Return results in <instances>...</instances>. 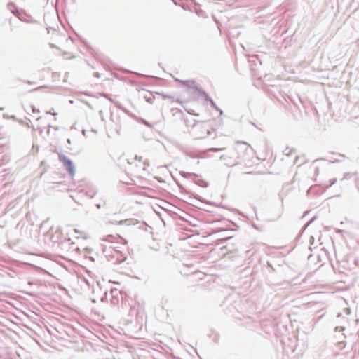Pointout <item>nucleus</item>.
Segmentation results:
<instances>
[{"label":"nucleus","instance_id":"1","mask_svg":"<svg viewBox=\"0 0 359 359\" xmlns=\"http://www.w3.org/2000/svg\"><path fill=\"white\" fill-rule=\"evenodd\" d=\"M251 149L249 144L245 142H238L232 148L231 154L238 158H244Z\"/></svg>","mask_w":359,"mask_h":359},{"label":"nucleus","instance_id":"2","mask_svg":"<svg viewBox=\"0 0 359 359\" xmlns=\"http://www.w3.org/2000/svg\"><path fill=\"white\" fill-rule=\"evenodd\" d=\"M129 170L135 173H140L142 171L147 170L148 165L141 159L137 158L129 162Z\"/></svg>","mask_w":359,"mask_h":359},{"label":"nucleus","instance_id":"3","mask_svg":"<svg viewBox=\"0 0 359 359\" xmlns=\"http://www.w3.org/2000/svg\"><path fill=\"white\" fill-rule=\"evenodd\" d=\"M60 160L63 163L67 172L71 175H74L75 174V168L72 161L65 156H60Z\"/></svg>","mask_w":359,"mask_h":359},{"label":"nucleus","instance_id":"4","mask_svg":"<svg viewBox=\"0 0 359 359\" xmlns=\"http://www.w3.org/2000/svg\"><path fill=\"white\" fill-rule=\"evenodd\" d=\"M137 223V220L134 219H125V220H121V221L118 222V224L119 225H123V224H126V225H135Z\"/></svg>","mask_w":359,"mask_h":359},{"label":"nucleus","instance_id":"5","mask_svg":"<svg viewBox=\"0 0 359 359\" xmlns=\"http://www.w3.org/2000/svg\"><path fill=\"white\" fill-rule=\"evenodd\" d=\"M31 108L33 113H38L39 111L38 109H34L33 107H31Z\"/></svg>","mask_w":359,"mask_h":359}]
</instances>
